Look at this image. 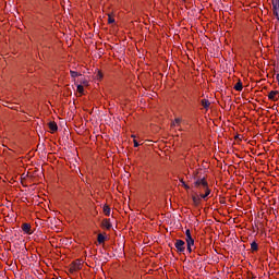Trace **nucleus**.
<instances>
[{
    "label": "nucleus",
    "mask_w": 279,
    "mask_h": 279,
    "mask_svg": "<svg viewBox=\"0 0 279 279\" xmlns=\"http://www.w3.org/2000/svg\"><path fill=\"white\" fill-rule=\"evenodd\" d=\"M82 269V260L76 259L70 265V272L75 274V271H80Z\"/></svg>",
    "instance_id": "1"
},
{
    "label": "nucleus",
    "mask_w": 279,
    "mask_h": 279,
    "mask_svg": "<svg viewBox=\"0 0 279 279\" xmlns=\"http://www.w3.org/2000/svg\"><path fill=\"white\" fill-rule=\"evenodd\" d=\"M194 185L196 186V189H206V186H208V182L206 181V178H203V179H197L195 182H194Z\"/></svg>",
    "instance_id": "2"
},
{
    "label": "nucleus",
    "mask_w": 279,
    "mask_h": 279,
    "mask_svg": "<svg viewBox=\"0 0 279 279\" xmlns=\"http://www.w3.org/2000/svg\"><path fill=\"white\" fill-rule=\"evenodd\" d=\"M185 245H186V243L184 242V240H177L174 243L177 251L180 253H183L184 250H186Z\"/></svg>",
    "instance_id": "3"
},
{
    "label": "nucleus",
    "mask_w": 279,
    "mask_h": 279,
    "mask_svg": "<svg viewBox=\"0 0 279 279\" xmlns=\"http://www.w3.org/2000/svg\"><path fill=\"white\" fill-rule=\"evenodd\" d=\"M272 10L274 15L276 16L277 21H279V0H272Z\"/></svg>",
    "instance_id": "4"
},
{
    "label": "nucleus",
    "mask_w": 279,
    "mask_h": 279,
    "mask_svg": "<svg viewBox=\"0 0 279 279\" xmlns=\"http://www.w3.org/2000/svg\"><path fill=\"white\" fill-rule=\"evenodd\" d=\"M21 229L25 234H34V231H32V225L25 222L21 226Z\"/></svg>",
    "instance_id": "5"
},
{
    "label": "nucleus",
    "mask_w": 279,
    "mask_h": 279,
    "mask_svg": "<svg viewBox=\"0 0 279 279\" xmlns=\"http://www.w3.org/2000/svg\"><path fill=\"white\" fill-rule=\"evenodd\" d=\"M192 202L194 206H199L202 204V195L201 194H193L192 195Z\"/></svg>",
    "instance_id": "6"
},
{
    "label": "nucleus",
    "mask_w": 279,
    "mask_h": 279,
    "mask_svg": "<svg viewBox=\"0 0 279 279\" xmlns=\"http://www.w3.org/2000/svg\"><path fill=\"white\" fill-rule=\"evenodd\" d=\"M185 242L186 243H195L193 235H191V229L185 230Z\"/></svg>",
    "instance_id": "7"
},
{
    "label": "nucleus",
    "mask_w": 279,
    "mask_h": 279,
    "mask_svg": "<svg viewBox=\"0 0 279 279\" xmlns=\"http://www.w3.org/2000/svg\"><path fill=\"white\" fill-rule=\"evenodd\" d=\"M101 228H105V230H110V228H112L110 219H104L101 222Z\"/></svg>",
    "instance_id": "8"
},
{
    "label": "nucleus",
    "mask_w": 279,
    "mask_h": 279,
    "mask_svg": "<svg viewBox=\"0 0 279 279\" xmlns=\"http://www.w3.org/2000/svg\"><path fill=\"white\" fill-rule=\"evenodd\" d=\"M277 96H278V92L271 90V92L268 94V99H270L271 101H276V100H278V98H276Z\"/></svg>",
    "instance_id": "9"
},
{
    "label": "nucleus",
    "mask_w": 279,
    "mask_h": 279,
    "mask_svg": "<svg viewBox=\"0 0 279 279\" xmlns=\"http://www.w3.org/2000/svg\"><path fill=\"white\" fill-rule=\"evenodd\" d=\"M48 128L50 130V132H58V124L56 122H49L48 123Z\"/></svg>",
    "instance_id": "10"
},
{
    "label": "nucleus",
    "mask_w": 279,
    "mask_h": 279,
    "mask_svg": "<svg viewBox=\"0 0 279 279\" xmlns=\"http://www.w3.org/2000/svg\"><path fill=\"white\" fill-rule=\"evenodd\" d=\"M201 106H203V108H205V110H208V108H210V100L202 99L201 100Z\"/></svg>",
    "instance_id": "11"
},
{
    "label": "nucleus",
    "mask_w": 279,
    "mask_h": 279,
    "mask_svg": "<svg viewBox=\"0 0 279 279\" xmlns=\"http://www.w3.org/2000/svg\"><path fill=\"white\" fill-rule=\"evenodd\" d=\"M203 191H205V194H201L202 199H206L208 195H210V189H208V185L206 187H203Z\"/></svg>",
    "instance_id": "12"
},
{
    "label": "nucleus",
    "mask_w": 279,
    "mask_h": 279,
    "mask_svg": "<svg viewBox=\"0 0 279 279\" xmlns=\"http://www.w3.org/2000/svg\"><path fill=\"white\" fill-rule=\"evenodd\" d=\"M180 123H182V119L177 118L174 121L171 123L172 128H180Z\"/></svg>",
    "instance_id": "13"
},
{
    "label": "nucleus",
    "mask_w": 279,
    "mask_h": 279,
    "mask_svg": "<svg viewBox=\"0 0 279 279\" xmlns=\"http://www.w3.org/2000/svg\"><path fill=\"white\" fill-rule=\"evenodd\" d=\"M98 243L101 245L102 243H106V235L99 233L97 236Z\"/></svg>",
    "instance_id": "14"
},
{
    "label": "nucleus",
    "mask_w": 279,
    "mask_h": 279,
    "mask_svg": "<svg viewBox=\"0 0 279 279\" xmlns=\"http://www.w3.org/2000/svg\"><path fill=\"white\" fill-rule=\"evenodd\" d=\"M234 90H238L239 93H241V90H243V83H241V81H239V82L234 85Z\"/></svg>",
    "instance_id": "15"
},
{
    "label": "nucleus",
    "mask_w": 279,
    "mask_h": 279,
    "mask_svg": "<svg viewBox=\"0 0 279 279\" xmlns=\"http://www.w3.org/2000/svg\"><path fill=\"white\" fill-rule=\"evenodd\" d=\"M251 250H252V252H258V243L252 242L251 243Z\"/></svg>",
    "instance_id": "16"
},
{
    "label": "nucleus",
    "mask_w": 279,
    "mask_h": 279,
    "mask_svg": "<svg viewBox=\"0 0 279 279\" xmlns=\"http://www.w3.org/2000/svg\"><path fill=\"white\" fill-rule=\"evenodd\" d=\"M187 245V252L191 254L193 252V245H195V242H186Z\"/></svg>",
    "instance_id": "17"
},
{
    "label": "nucleus",
    "mask_w": 279,
    "mask_h": 279,
    "mask_svg": "<svg viewBox=\"0 0 279 279\" xmlns=\"http://www.w3.org/2000/svg\"><path fill=\"white\" fill-rule=\"evenodd\" d=\"M104 213L107 217H110V207L108 205L104 206Z\"/></svg>",
    "instance_id": "18"
},
{
    "label": "nucleus",
    "mask_w": 279,
    "mask_h": 279,
    "mask_svg": "<svg viewBox=\"0 0 279 279\" xmlns=\"http://www.w3.org/2000/svg\"><path fill=\"white\" fill-rule=\"evenodd\" d=\"M70 74H71V77H73V78L80 77V75H82V74H80L78 72H75V71H73V70L70 71Z\"/></svg>",
    "instance_id": "19"
},
{
    "label": "nucleus",
    "mask_w": 279,
    "mask_h": 279,
    "mask_svg": "<svg viewBox=\"0 0 279 279\" xmlns=\"http://www.w3.org/2000/svg\"><path fill=\"white\" fill-rule=\"evenodd\" d=\"M77 93H80V95H83L84 94V86L82 85H77Z\"/></svg>",
    "instance_id": "20"
},
{
    "label": "nucleus",
    "mask_w": 279,
    "mask_h": 279,
    "mask_svg": "<svg viewBox=\"0 0 279 279\" xmlns=\"http://www.w3.org/2000/svg\"><path fill=\"white\" fill-rule=\"evenodd\" d=\"M108 23L109 25H112V23H114V17H112V15L108 14Z\"/></svg>",
    "instance_id": "21"
},
{
    "label": "nucleus",
    "mask_w": 279,
    "mask_h": 279,
    "mask_svg": "<svg viewBox=\"0 0 279 279\" xmlns=\"http://www.w3.org/2000/svg\"><path fill=\"white\" fill-rule=\"evenodd\" d=\"M97 77H98V80H101V77H104V74H101V72H100V71H98V73H97Z\"/></svg>",
    "instance_id": "22"
},
{
    "label": "nucleus",
    "mask_w": 279,
    "mask_h": 279,
    "mask_svg": "<svg viewBox=\"0 0 279 279\" xmlns=\"http://www.w3.org/2000/svg\"><path fill=\"white\" fill-rule=\"evenodd\" d=\"M181 182H182V184H183L184 189H186V190H189V189H190V186H189L184 181H181Z\"/></svg>",
    "instance_id": "23"
},
{
    "label": "nucleus",
    "mask_w": 279,
    "mask_h": 279,
    "mask_svg": "<svg viewBox=\"0 0 279 279\" xmlns=\"http://www.w3.org/2000/svg\"><path fill=\"white\" fill-rule=\"evenodd\" d=\"M133 143H134V147H138V145H140L138 141L134 140Z\"/></svg>",
    "instance_id": "24"
},
{
    "label": "nucleus",
    "mask_w": 279,
    "mask_h": 279,
    "mask_svg": "<svg viewBox=\"0 0 279 279\" xmlns=\"http://www.w3.org/2000/svg\"><path fill=\"white\" fill-rule=\"evenodd\" d=\"M132 138H136V136L132 135Z\"/></svg>",
    "instance_id": "25"
}]
</instances>
